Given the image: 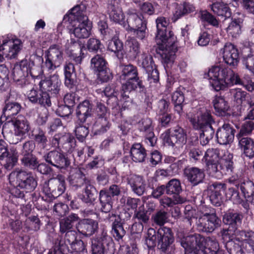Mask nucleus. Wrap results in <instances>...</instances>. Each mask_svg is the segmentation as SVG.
<instances>
[{
    "label": "nucleus",
    "mask_w": 254,
    "mask_h": 254,
    "mask_svg": "<svg viewBox=\"0 0 254 254\" xmlns=\"http://www.w3.org/2000/svg\"><path fill=\"white\" fill-rule=\"evenodd\" d=\"M207 75L210 84L216 91L234 84H240L254 94V81L248 76L241 80L239 75L229 68L221 65L213 66L209 69Z\"/></svg>",
    "instance_id": "obj_1"
},
{
    "label": "nucleus",
    "mask_w": 254,
    "mask_h": 254,
    "mask_svg": "<svg viewBox=\"0 0 254 254\" xmlns=\"http://www.w3.org/2000/svg\"><path fill=\"white\" fill-rule=\"evenodd\" d=\"M157 34L156 42L164 62L167 64L173 63L175 60V53L177 51L175 44L176 37L169 31L167 33V27L169 20L164 17H159L156 20Z\"/></svg>",
    "instance_id": "obj_2"
},
{
    "label": "nucleus",
    "mask_w": 254,
    "mask_h": 254,
    "mask_svg": "<svg viewBox=\"0 0 254 254\" xmlns=\"http://www.w3.org/2000/svg\"><path fill=\"white\" fill-rule=\"evenodd\" d=\"M181 245L185 249V254H224L215 238H205L198 234L183 237Z\"/></svg>",
    "instance_id": "obj_3"
},
{
    "label": "nucleus",
    "mask_w": 254,
    "mask_h": 254,
    "mask_svg": "<svg viewBox=\"0 0 254 254\" xmlns=\"http://www.w3.org/2000/svg\"><path fill=\"white\" fill-rule=\"evenodd\" d=\"M86 6L80 4L74 6L64 18L69 21L71 27L70 33L78 39L88 38L92 29V23L85 14Z\"/></svg>",
    "instance_id": "obj_4"
},
{
    "label": "nucleus",
    "mask_w": 254,
    "mask_h": 254,
    "mask_svg": "<svg viewBox=\"0 0 254 254\" xmlns=\"http://www.w3.org/2000/svg\"><path fill=\"white\" fill-rule=\"evenodd\" d=\"M194 114L189 115V118L195 129H200L199 140L202 145H205L213 138L214 130L212 124L214 120L210 110L205 107H200L194 111Z\"/></svg>",
    "instance_id": "obj_5"
},
{
    "label": "nucleus",
    "mask_w": 254,
    "mask_h": 254,
    "mask_svg": "<svg viewBox=\"0 0 254 254\" xmlns=\"http://www.w3.org/2000/svg\"><path fill=\"white\" fill-rule=\"evenodd\" d=\"M121 73L119 80L122 84V90L125 92H131L137 87L140 91H143L144 86L138 77L137 67L131 64L120 66Z\"/></svg>",
    "instance_id": "obj_6"
},
{
    "label": "nucleus",
    "mask_w": 254,
    "mask_h": 254,
    "mask_svg": "<svg viewBox=\"0 0 254 254\" xmlns=\"http://www.w3.org/2000/svg\"><path fill=\"white\" fill-rule=\"evenodd\" d=\"M22 47L21 40L16 36L10 34L0 36V63L4 58L8 60L16 58Z\"/></svg>",
    "instance_id": "obj_7"
},
{
    "label": "nucleus",
    "mask_w": 254,
    "mask_h": 254,
    "mask_svg": "<svg viewBox=\"0 0 254 254\" xmlns=\"http://www.w3.org/2000/svg\"><path fill=\"white\" fill-rule=\"evenodd\" d=\"M9 183L23 190L25 192L33 191L37 186V181L31 172L16 169L9 175Z\"/></svg>",
    "instance_id": "obj_8"
},
{
    "label": "nucleus",
    "mask_w": 254,
    "mask_h": 254,
    "mask_svg": "<svg viewBox=\"0 0 254 254\" xmlns=\"http://www.w3.org/2000/svg\"><path fill=\"white\" fill-rule=\"evenodd\" d=\"M34 62L24 59L15 64L12 71V77L17 85L23 87L28 83L29 75L37 76L34 73Z\"/></svg>",
    "instance_id": "obj_9"
},
{
    "label": "nucleus",
    "mask_w": 254,
    "mask_h": 254,
    "mask_svg": "<svg viewBox=\"0 0 254 254\" xmlns=\"http://www.w3.org/2000/svg\"><path fill=\"white\" fill-rule=\"evenodd\" d=\"M197 228L199 231L212 232L220 226V220L215 214L214 209L206 208L205 212L198 220L196 219Z\"/></svg>",
    "instance_id": "obj_10"
},
{
    "label": "nucleus",
    "mask_w": 254,
    "mask_h": 254,
    "mask_svg": "<svg viewBox=\"0 0 254 254\" xmlns=\"http://www.w3.org/2000/svg\"><path fill=\"white\" fill-rule=\"evenodd\" d=\"M233 157V154L230 152L222 150L220 160L215 166L214 172H212L210 176L220 179L224 175L233 173L234 169Z\"/></svg>",
    "instance_id": "obj_11"
},
{
    "label": "nucleus",
    "mask_w": 254,
    "mask_h": 254,
    "mask_svg": "<svg viewBox=\"0 0 254 254\" xmlns=\"http://www.w3.org/2000/svg\"><path fill=\"white\" fill-rule=\"evenodd\" d=\"M43 70L53 71L60 66L63 61V53L60 46L53 45L45 52Z\"/></svg>",
    "instance_id": "obj_12"
},
{
    "label": "nucleus",
    "mask_w": 254,
    "mask_h": 254,
    "mask_svg": "<svg viewBox=\"0 0 254 254\" xmlns=\"http://www.w3.org/2000/svg\"><path fill=\"white\" fill-rule=\"evenodd\" d=\"M165 145L182 147L187 141V135L183 128L181 127H176L170 134L169 130L166 131L161 136Z\"/></svg>",
    "instance_id": "obj_13"
},
{
    "label": "nucleus",
    "mask_w": 254,
    "mask_h": 254,
    "mask_svg": "<svg viewBox=\"0 0 254 254\" xmlns=\"http://www.w3.org/2000/svg\"><path fill=\"white\" fill-rule=\"evenodd\" d=\"M138 63L147 73V79L150 83L157 82L159 80V72L155 67L152 57L148 53L143 52L138 56Z\"/></svg>",
    "instance_id": "obj_14"
},
{
    "label": "nucleus",
    "mask_w": 254,
    "mask_h": 254,
    "mask_svg": "<svg viewBox=\"0 0 254 254\" xmlns=\"http://www.w3.org/2000/svg\"><path fill=\"white\" fill-rule=\"evenodd\" d=\"M91 67L97 73L98 78L102 82H107L110 78V72L107 66V62L100 55H97L91 60Z\"/></svg>",
    "instance_id": "obj_15"
},
{
    "label": "nucleus",
    "mask_w": 254,
    "mask_h": 254,
    "mask_svg": "<svg viewBox=\"0 0 254 254\" xmlns=\"http://www.w3.org/2000/svg\"><path fill=\"white\" fill-rule=\"evenodd\" d=\"M220 53L226 64L233 67H236L240 61L239 52L237 47L230 43H226Z\"/></svg>",
    "instance_id": "obj_16"
},
{
    "label": "nucleus",
    "mask_w": 254,
    "mask_h": 254,
    "mask_svg": "<svg viewBox=\"0 0 254 254\" xmlns=\"http://www.w3.org/2000/svg\"><path fill=\"white\" fill-rule=\"evenodd\" d=\"M6 158V163L4 165L5 169L10 170L16 164L18 160V152L14 148H11L8 152L7 144L2 139H0V160Z\"/></svg>",
    "instance_id": "obj_17"
},
{
    "label": "nucleus",
    "mask_w": 254,
    "mask_h": 254,
    "mask_svg": "<svg viewBox=\"0 0 254 254\" xmlns=\"http://www.w3.org/2000/svg\"><path fill=\"white\" fill-rule=\"evenodd\" d=\"M62 85L59 76L57 74H54L49 78H45L39 83V87L46 92H49L53 96H57L61 89Z\"/></svg>",
    "instance_id": "obj_18"
},
{
    "label": "nucleus",
    "mask_w": 254,
    "mask_h": 254,
    "mask_svg": "<svg viewBox=\"0 0 254 254\" xmlns=\"http://www.w3.org/2000/svg\"><path fill=\"white\" fill-rule=\"evenodd\" d=\"M27 97L29 100L33 103H38L43 107H50L51 101L48 93L39 87L32 88L27 92Z\"/></svg>",
    "instance_id": "obj_19"
},
{
    "label": "nucleus",
    "mask_w": 254,
    "mask_h": 254,
    "mask_svg": "<svg viewBox=\"0 0 254 254\" xmlns=\"http://www.w3.org/2000/svg\"><path fill=\"white\" fill-rule=\"evenodd\" d=\"M221 155V150L210 148L207 149L202 157V161L206 164V170L209 175L214 172L215 167L218 164Z\"/></svg>",
    "instance_id": "obj_20"
},
{
    "label": "nucleus",
    "mask_w": 254,
    "mask_h": 254,
    "mask_svg": "<svg viewBox=\"0 0 254 254\" xmlns=\"http://www.w3.org/2000/svg\"><path fill=\"white\" fill-rule=\"evenodd\" d=\"M96 112L99 118L96 122L95 126L98 127L99 133H104L110 128V127L107 117L108 114V109L104 105L99 103L97 104Z\"/></svg>",
    "instance_id": "obj_21"
},
{
    "label": "nucleus",
    "mask_w": 254,
    "mask_h": 254,
    "mask_svg": "<svg viewBox=\"0 0 254 254\" xmlns=\"http://www.w3.org/2000/svg\"><path fill=\"white\" fill-rule=\"evenodd\" d=\"M76 228L79 233L86 237H90L97 231L98 228V223L92 219H79L76 225Z\"/></svg>",
    "instance_id": "obj_22"
},
{
    "label": "nucleus",
    "mask_w": 254,
    "mask_h": 254,
    "mask_svg": "<svg viewBox=\"0 0 254 254\" xmlns=\"http://www.w3.org/2000/svg\"><path fill=\"white\" fill-rule=\"evenodd\" d=\"M45 161L58 168H64L67 167L70 162L63 153L57 150L51 151L44 156Z\"/></svg>",
    "instance_id": "obj_23"
},
{
    "label": "nucleus",
    "mask_w": 254,
    "mask_h": 254,
    "mask_svg": "<svg viewBox=\"0 0 254 254\" xmlns=\"http://www.w3.org/2000/svg\"><path fill=\"white\" fill-rule=\"evenodd\" d=\"M65 52L67 56L77 64H80L83 58L81 46L74 39H70L65 45Z\"/></svg>",
    "instance_id": "obj_24"
},
{
    "label": "nucleus",
    "mask_w": 254,
    "mask_h": 254,
    "mask_svg": "<svg viewBox=\"0 0 254 254\" xmlns=\"http://www.w3.org/2000/svg\"><path fill=\"white\" fill-rule=\"evenodd\" d=\"M235 130L229 124H224L216 133L218 142L222 145L229 144L233 141Z\"/></svg>",
    "instance_id": "obj_25"
},
{
    "label": "nucleus",
    "mask_w": 254,
    "mask_h": 254,
    "mask_svg": "<svg viewBox=\"0 0 254 254\" xmlns=\"http://www.w3.org/2000/svg\"><path fill=\"white\" fill-rule=\"evenodd\" d=\"M126 180L127 184L129 185L134 193L139 196L143 194L145 190L146 184L143 177L131 174L127 176Z\"/></svg>",
    "instance_id": "obj_26"
},
{
    "label": "nucleus",
    "mask_w": 254,
    "mask_h": 254,
    "mask_svg": "<svg viewBox=\"0 0 254 254\" xmlns=\"http://www.w3.org/2000/svg\"><path fill=\"white\" fill-rule=\"evenodd\" d=\"M158 246L163 251L165 252L174 241L171 230L167 227H163L158 230Z\"/></svg>",
    "instance_id": "obj_27"
},
{
    "label": "nucleus",
    "mask_w": 254,
    "mask_h": 254,
    "mask_svg": "<svg viewBox=\"0 0 254 254\" xmlns=\"http://www.w3.org/2000/svg\"><path fill=\"white\" fill-rule=\"evenodd\" d=\"M11 124L14 127V135L22 138L30 130L28 122L23 116H18L16 118L11 120Z\"/></svg>",
    "instance_id": "obj_28"
},
{
    "label": "nucleus",
    "mask_w": 254,
    "mask_h": 254,
    "mask_svg": "<svg viewBox=\"0 0 254 254\" xmlns=\"http://www.w3.org/2000/svg\"><path fill=\"white\" fill-rule=\"evenodd\" d=\"M146 22L141 14H138L133 11H129L127 18L124 21L123 27L127 32L134 30V28Z\"/></svg>",
    "instance_id": "obj_29"
},
{
    "label": "nucleus",
    "mask_w": 254,
    "mask_h": 254,
    "mask_svg": "<svg viewBox=\"0 0 254 254\" xmlns=\"http://www.w3.org/2000/svg\"><path fill=\"white\" fill-rule=\"evenodd\" d=\"M241 232H239L240 237L237 235L234 240L228 242L225 244V247L229 254H243L244 251L242 247L247 243L248 237L242 235Z\"/></svg>",
    "instance_id": "obj_30"
},
{
    "label": "nucleus",
    "mask_w": 254,
    "mask_h": 254,
    "mask_svg": "<svg viewBox=\"0 0 254 254\" xmlns=\"http://www.w3.org/2000/svg\"><path fill=\"white\" fill-rule=\"evenodd\" d=\"M21 106L19 104L15 102L8 103L6 104L3 109L2 116L6 118L7 123H5L3 126V130L7 131V127L12 119V116L16 115L20 111Z\"/></svg>",
    "instance_id": "obj_31"
},
{
    "label": "nucleus",
    "mask_w": 254,
    "mask_h": 254,
    "mask_svg": "<svg viewBox=\"0 0 254 254\" xmlns=\"http://www.w3.org/2000/svg\"><path fill=\"white\" fill-rule=\"evenodd\" d=\"M184 174L188 180L194 186L201 183L205 177L203 170L197 167L186 169Z\"/></svg>",
    "instance_id": "obj_32"
},
{
    "label": "nucleus",
    "mask_w": 254,
    "mask_h": 254,
    "mask_svg": "<svg viewBox=\"0 0 254 254\" xmlns=\"http://www.w3.org/2000/svg\"><path fill=\"white\" fill-rule=\"evenodd\" d=\"M243 218L242 214L234 210H229L223 215V222L225 224L237 230V227L241 224Z\"/></svg>",
    "instance_id": "obj_33"
},
{
    "label": "nucleus",
    "mask_w": 254,
    "mask_h": 254,
    "mask_svg": "<svg viewBox=\"0 0 254 254\" xmlns=\"http://www.w3.org/2000/svg\"><path fill=\"white\" fill-rule=\"evenodd\" d=\"M239 140V146L244 154L250 158L254 157V141L248 137L237 135Z\"/></svg>",
    "instance_id": "obj_34"
},
{
    "label": "nucleus",
    "mask_w": 254,
    "mask_h": 254,
    "mask_svg": "<svg viewBox=\"0 0 254 254\" xmlns=\"http://www.w3.org/2000/svg\"><path fill=\"white\" fill-rule=\"evenodd\" d=\"M212 103L216 115L223 117L228 114L230 106L224 97L220 96H215Z\"/></svg>",
    "instance_id": "obj_35"
},
{
    "label": "nucleus",
    "mask_w": 254,
    "mask_h": 254,
    "mask_svg": "<svg viewBox=\"0 0 254 254\" xmlns=\"http://www.w3.org/2000/svg\"><path fill=\"white\" fill-rule=\"evenodd\" d=\"M226 189V185L223 183H215L213 184V189H211L210 200L212 204L215 206H219L222 202V192H224Z\"/></svg>",
    "instance_id": "obj_36"
},
{
    "label": "nucleus",
    "mask_w": 254,
    "mask_h": 254,
    "mask_svg": "<svg viewBox=\"0 0 254 254\" xmlns=\"http://www.w3.org/2000/svg\"><path fill=\"white\" fill-rule=\"evenodd\" d=\"M195 10V8L193 5L188 2L177 4L173 19L175 21L184 15L193 12Z\"/></svg>",
    "instance_id": "obj_37"
},
{
    "label": "nucleus",
    "mask_w": 254,
    "mask_h": 254,
    "mask_svg": "<svg viewBox=\"0 0 254 254\" xmlns=\"http://www.w3.org/2000/svg\"><path fill=\"white\" fill-rule=\"evenodd\" d=\"M50 183L55 198L64 192L65 180L64 178L62 175H58L57 178L50 179Z\"/></svg>",
    "instance_id": "obj_38"
},
{
    "label": "nucleus",
    "mask_w": 254,
    "mask_h": 254,
    "mask_svg": "<svg viewBox=\"0 0 254 254\" xmlns=\"http://www.w3.org/2000/svg\"><path fill=\"white\" fill-rule=\"evenodd\" d=\"M91 114L92 106L89 101L84 100L77 106L76 115L81 122H84Z\"/></svg>",
    "instance_id": "obj_39"
},
{
    "label": "nucleus",
    "mask_w": 254,
    "mask_h": 254,
    "mask_svg": "<svg viewBox=\"0 0 254 254\" xmlns=\"http://www.w3.org/2000/svg\"><path fill=\"white\" fill-rule=\"evenodd\" d=\"M132 159L135 162H142L146 157L145 149L140 143L134 144L130 151Z\"/></svg>",
    "instance_id": "obj_40"
},
{
    "label": "nucleus",
    "mask_w": 254,
    "mask_h": 254,
    "mask_svg": "<svg viewBox=\"0 0 254 254\" xmlns=\"http://www.w3.org/2000/svg\"><path fill=\"white\" fill-rule=\"evenodd\" d=\"M126 48L128 55L132 59H135L140 52V44L134 38H128L126 42Z\"/></svg>",
    "instance_id": "obj_41"
},
{
    "label": "nucleus",
    "mask_w": 254,
    "mask_h": 254,
    "mask_svg": "<svg viewBox=\"0 0 254 254\" xmlns=\"http://www.w3.org/2000/svg\"><path fill=\"white\" fill-rule=\"evenodd\" d=\"M79 217L76 214H71L68 217L62 219L60 222V231L64 233L68 231H72L74 223L78 222Z\"/></svg>",
    "instance_id": "obj_42"
},
{
    "label": "nucleus",
    "mask_w": 254,
    "mask_h": 254,
    "mask_svg": "<svg viewBox=\"0 0 254 254\" xmlns=\"http://www.w3.org/2000/svg\"><path fill=\"white\" fill-rule=\"evenodd\" d=\"M99 199L102 211L105 213L110 212L112 208V197L107 190H101L100 191Z\"/></svg>",
    "instance_id": "obj_43"
},
{
    "label": "nucleus",
    "mask_w": 254,
    "mask_h": 254,
    "mask_svg": "<svg viewBox=\"0 0 254 254\" xmlns=\"http://www.w3.org/2000/svg\"><path fill=\"white\" fill-rule=\"evenodd\" d=\"M233 101L237 106L245 104L248 98L247 93L241 88H234L230 90Z\"/></svg>",
    "instance_id": "obj_44"
},
{
    "label": "nucleus",
    "mask_w": 254,
    "mask_h": 254,
    "mask_svg": "<svg viewBox=\"0 0 254 254\" xmlns=\"http://www.w3.org/2000/svg\"><path fill=\"white\" fill-rule=\"evenodd\" d=\"M211 10L218 16L229 18L231 15V12L226 4L223 2H215L211 6Z\"/></svg>",
    "instance_id": "obj_45"
},
{
    "label": "nucleus",
    "mask_w": 254,
    "mask_h": 254,
    "mask_svg": "<svg viewBox=\"0 0 254 254\" xmlns=\"http://www.w3.org/2000/svg\"><path fill=\"white\" fill-rule=\"evenodd\" d=\"M249 53L248 55L244 57L243 63L246 67L252 72L254 71V44L250 45V47L246 49Z\"/></svg>",
    "instance_id": "obj_46"
},
{
    "label": "nucleus",
    "mask_w": 254,
    "mask_h": 254,
    "mask_svg": "<svg viewBox=\"0 0 254 254\" xmlns=\"http://www.w3.org/2000/svg\"><path fill=\"white\" fill-rule=\"evenodd\" d=\"M88 181L86 179L84 175L79 169H75L74 173L70 176L71 184L77 188L84 186L85 183Z\"/></svg>",
    "instance_id": "obj_47"
},
{
    "label": "nucleus",
    "mask_w": 254,
    "mask_h": 254,
    "mask_svg": "<svg viewBox=\"0 0 254 254\" xmlns=\"http://www.w3.org/2000/svg\"><path fill=\"white\" fill-rule=\"evenodd\" d=\"M62 141V147L65 151L68 152H72L76 146L75 139L73 136L69 133L63 134Z\"/></svg>",
    "instance_id": "obj_48"
},
{
    "label": "nucleus",
    "mask_w": 254,
    "mask_h": 254,
    "mask_svg": "<svg viewBox=\"0 0 254 254\" xmlns=\"http://www.w3.org/2000/svg\"><path fill=\"white\" fill-rule=\"evenodd\" d=\"M240 20L234 19L230 22L226 28V32L229 36L232 38L238 37L241 33V26Z\"/></svg>",
    "instance_id": "obj_49"
},
{
    "label": "nucleus",
    "mask_w": 254,
    "mask_h": 254,
    "mask_svg": "<svg viewBox=\"0 0 254 254\" xmlns=\"http://www.w3.org/2000/svg\"><path fill=\"white\" fill-rule=\"evenodd\" d=\"M109 17L111 21L123 26L126 18L121 8L114 7L109 13Z\"/></svg>",
    "instance_id": "obj_50"
},
{
    "label": "nucleus",
    "mask_w": 254,
    "mask_h": 254,
    "mask_svg": "<svg viewBox=\"0 0 254 254\" xmlns=\"http://www.w3.org/2000/svg\"><path fill=\"white\" fill-rule=\"evenodd\" d=\"M239 188L245 198L254 196V184L250 181H247L239 185Z\"/></svg>",
    "instance_id": "obj_51"
},
{
    "label": "nucleus",
    "mask_w": 254,
    "mask_h": 254,
    "mask_svg": "<svg viewBox=\"0 0 254 254\" xmlns=\"http://www.w3.org/2000/svg\"><path fill=\"white\" fill-rule=\"evenodd\" d=\"M108 50L118 56L120 52H121L123 49V44L117 37H114L111 40L108 41Z\"/></svg>",
    "instance_id": "obj_52"
},
{
    "label": "nucleus",
    "mask_w": 254,
    "mask_h": 254,
    "mask_svg": "<svg viewBox=\"0 0 254 254\" xmlns=\"http://www.w3.org/2000/svg\"><path fill=\"white\" fill-rule=\"evenodd\" d=\"M21 163L24 166L33 170L39 166L37 157L33 154L24 155L21 159Z\"/></svg>",
    "instance_id": "obj_53"
},
{
    "label": "nucleus",
    "mask_w": 254,
    "mask_h": 254,
    "mask_svg": "<svg viewBox=\"0 0 254 254\" xmlns=\"http://www.w3.org/2000/svg\"><path fill=\"white\" fill-rule=\"evenodd\" d=\"M168 194H179L182 190L181 183L178 180L172 179L165 186Z\"/></svg>",
    "instance_id": "obj_54"
},
{
    "label": "nucleus",
    "mask_w": 254,
    "mask_h": 254,
    "mask_svg": "<svg viewBox=\"0 0 254 254\" xmlns=\"http://www.w3.org/2000/svg\"><path fill=\"white\" fill-rule=\"evenodd\" d=\"M97 92L99 95H101L102 98H105L108 104H109L108 101L110 99H113L114 101L116 100L117 93L110 85L106 87L104 91H102L101 89L97 90Z\"/></svg>",
    "instance_id": "obj_55"
},
{
    "label": "nucleus",
    "mask_w": 254,
    "mask_h": 254,
    "mask_svg": "<svg viewBox=\"0 0 254 254\" xmlns=\"http://www.w3.org/2000/svg\"><path fill=\"white\" fill-rule=\"evenodd\" d=\"M25 225L28 230L37 231L40 229L41 223L37 216H31L26 219Z\"/></svg>",
    "instance_id": "obj_56"
},
{
    "label": "nucleus",
    "mask_w": 254,
    "mask_h": 254,
    "mask_svg": "<svg viewBox=\"0 0 254 254\" xmlns=\"http://www.w3.org/2000/svg\"><path fill=\"white\" fill-rule=\"evenodd\" d=\"M239 232L241 231L237 230V229L235 230L233 229V230H231L229 228L227 229H223L221 231V235L222 239L224 242L225 243V244L228 242H231L234 240L237 235L240 237Z\"/></svg>",
    "instance_id": "obj_57"
},
{
    "label": "nucleus",
    "mask_w": 254,
    "mask_h": 254,
    "mask_svg": "<svg viewBox=\"0 0 254 254\" xmlns=\"http://www.w3.org/2000/svg\"><path fill=\"white\" fill-rule=\"evenodd\" d=\"M103 238H95L92 240V254H104L105 248Z\"/></svg>",
    "instance_id": "obj_58"
},
{
    "label": "nucleus",
    "mask_w": 254,
    "mask_h": 254,
    "mask_svg": "<svg viewBox=\"0 0 254 254\" xmlns=\"http://www.w3.org/2000/svg\"><path fill=\"white\" fill-rule=\"evenodd\" d=\"M112 233L115 239L119 241L125 236L126 231L120 223L114 222L112 225Z\"/></svg>",
    "instance_id": "obj_59"
},
{
    "label": "nucleus",
    "mask_w": 254,
    "mask_h": 254,
    "mask_svg": "<svg viewBox=\"0 0 254 254\" xmlns=\"http://www.w3.org/2000/svg\"><path fill=\"white\" fill-rule=\"evenodd\" d=\"M134 217L142 223L146 224L148 222L149 216L147 214V211L145 210L143 205L139 206L135 211Z\"/></svg>",
    "instance_id": "obj_60"
},
{
    "label": "nucleus",
    "mask_w": 254,
    "mask_h": 254,
    "mask_svg": "<svg viewBox=\"0 0 254 254\" xmlns=\"http://www.w3.org/2000/svg\"><path fill=\"white\" fill-rule=\"evenodd\" d=\"M200 18L202 21L206 22L214 26H218L219 25V22L216 18L207 11L200 12Z\"/></svg>",
    "instance_id": "obj_61"
},
{
    "label": "nucleus",
    "mask_w": 254,
    "mask_h": 254,
    "mask_svg": "<svg viewBox=\"0 0 254 254\" xmlns=\"http://www.w3.org/2000/svg\"><path fill=\"white\" fill-rule=\"evenodd\" d=\"M83 187L85 194L87 196V202L94 199V195L97 193V191L91 182L89 181L86 182Z\"/></svg>",
    "instance_id": "obj_62"
},
{
    "label": "nucleus",
    "mask_w": 254,
    "mask_h": 254,
    "mask_svg": "<svg viewBox=\"0 0 254 254\" xmlns=\"http://www.w3.org/2000/svg\"><path fill=\"white\" fill-rule=\"evenodd\" d=\"M138 127L140 131L146 132V133L153 131L151 120L148 118L142 119L138 122Z\"/></svg>",
    "instance_id": "obj_63"
},
{
    "label": "nucleus",
    "mask_w": 254,
    "mask_h": 254,
    "mask_svg": "<svg viewBox=\"0 0 254 254\" xmlns=\"http://www.w3.org/2000/svg\"><path fill=\"white\" fill-rule=\"evenodd\" d=\"M254 129V123L251 120L246 121L242 125L240 132L238 135L243 136L251 133Z\"/></svg>",
    "instance_id": "obj_64"
}]
</instances>
